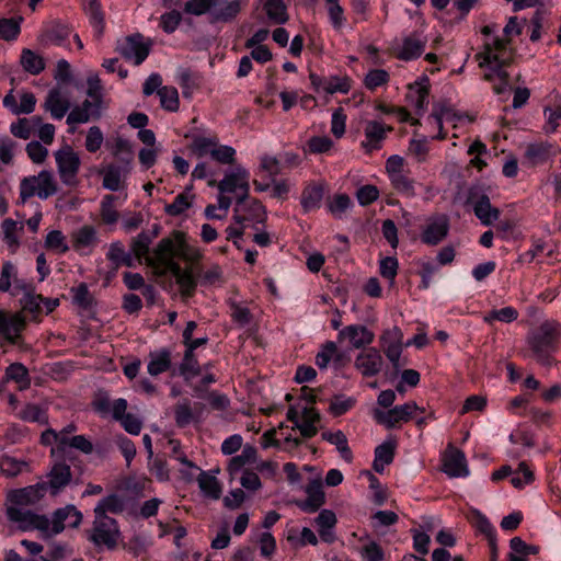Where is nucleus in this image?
<instances>
[{
    "mask_svg": "<svg viewBox=\"0 0 561 561\" xmlns=\"http://www.w3.org/2000/svg\"><path fill=\"white\" fill-rule=\"evenodd\" d=\"M256 457V450L252 446H245L242 449V453L236 457H233L229 462V470L238 471L242 467H244L247 463H251L255 460Z\"/></svg>",
    "mask_w": 561,
    "mask_h": 561,
    "instance_id": "obj_64",
    "label": "nucleus"
},
{
    "mask_svg": "<svg viewBox=\"0 0 561 561\" xmlns=\"http://www.w3.org/2000/svg\"><path fill=\"white\" fill-rule=\"evenodd\" d=\"M5 378L8 381H13L16 385V389L20 391L28 389L31 386L27 368L19 363L11 364L7 368Z\"/></svg>",
    "mask_w": 561,
    "mask_h": 561,
    "instance_id": "obj_44",
    "label": "nucleus"
},
{
    "mask_svg": "<svg viewBox=\"0 0 561 561\" xmlns=\"http://www.w3.org/2000/svg\"><path fill=\"white\" fill-rule=\"evenodd\" d=\"M119 529L116 520L110 516L95 517L89 539L98 547L113 549L119 538Z\"/></svg>",
    "mask_w": 561,
    "mask_h": 561,
    "instance_id": "obj_11",
    "label": "nucleus"
},
{
    "mask_svg": "<svg viewBox=\"0 0 561 561\" xmlns=\"http://www.w3.org/2000/svg\"><path fill=\"white\" fill-rule=\"evenodd\" d=\"M71 35L72 31L67 24L59 20H53L43 24L42 33L39 37H37V44L43 47H68L67 41Z\"/></svg>",
    "mask_w": 561,
    "mask_h": 561,
    "instance_id": "obj_13",
    "label": "nucleus"
},
{
    "mask_svg": "<svg viewBox=\"0 0 561 561\" xmlns=\"http://www.w3.org/2000/svg\"><path fill=\"white\" fill-rule=\"evenodd\" d=\"M178 256L191 265L197 264L204 256L203 250L188 242L183 232H176Z\"/></svg>",
    "mask_w": 561,
    "mask_h": 561,
    "instance_id": "obj_33",
    "label": "nucleus"
},
{
    "mask_svg": "<svg viewBox=\"0 0 561 561\" xmlns=\"http://www.w3.org/2000/svg\"><path fill=\"white\" fill-rule=\"evenodd\" d=\"M127 171L123 170L119 167L110 165L103 172V186L106 190L117 192L124 187V179L126 176Z\"/></svg>",
    "mask_w": 561,
    "mask_h": 561,
    "instance_id": "obj_47",
    "label": "nucleus"
},
{
    "mask_svg": "<svg viewBox=\"0 0 561 561\" xmlns=\"http://www.w3.org/2000/svg\"><path fill=\"white\" fill-rule=\"evenodd\" d=\"M503 49L504 43L499 38H494L492 42L484 41L482 50L476 56L479 66L484 69V78L489 81L500 80V84L494 85V92L497 94L507 89V75L503 69Z\"/></svg>",
    "mask_w": 561,
    "mask_h": 561,
    "instance_id": "obj_4",
    "label": "nucleus"
},
{
    "mask_svg": "<svg viewBox=\"0 0 561 561\" xmlns=\"http://www.w3.org/2000/svg\"><path fill=\"white\" fill-rule=\"evenodd\" d=\"M517 317V310L514 307L507 306L502 309L491 310L489 313L484 314L483 321L489 324L493 323L494 321L511 323L515 321Z\"/></svg>",
    "mask_w": 561,
    "mask_h": 561,
    "instance_id": "obj_57",
    "label": "nucleus"
},
{
    "mask_svg": "<svg viewBox=\"0 0 561 561\" xmlns=\"http://www.w3.org/2000/svg\"><path fill=\"white\" fill-rule=\"evenodd\" d=\"M0 394L4 396L11 410L16 413L18 417L26 422H35V407L26 404L24 409L18 411L19 400L12 393H4L3 387L0 386Z\"/></svg>",
    "mask_w": 561,
    "mask_h": 561,
    "instance_id": "obj_53",
    "label": "nucleus"
},
{
    "mask_svg": "<svg viewBox=\"0 0 561 561\" xmlns=\"http://www.w3.org/2000/svg\"><path fill=\"white\" fill-rule=\"evenodd\" d=\"M216 472L217 471H201L197 478L198 486L203 495L213 500H218L221 495V486L216 478Z\"/></svg>",
    "mask_w": 561,
    "mask_h": 561,
    "instance_id": "obj_39",
    "label": "nucleus"
},
{
    "mask_svg": "<svg viewBox=\"0 0 561 561\" xmlns=\"http://www.w3.org/2000/svg\"><path fill=\"white\" fill-rule=\"evenodd\" d=\"M44 247L56 253H65L69 250L66 237L60 230H50L45 237Z\"/></svg>",
    "mask_w": 561,
    "mask_h": 561,
    "instance_id": "obj_55",
    "label": "nucleus"
},
{
    "mask_svg": "<svg viewBox=\"0 0 561 561\" xmlns=\"http://www.w3.org/2000/svg\"><path fill=\"white\" fill-rule=\"evenodd\" d=\"M169 274L175 278L179 289L183 296H191L193 294L197 285V280L192 267L183 268L181 265H178L170 271Z\"/></svg>",
    "mask_w": 561,
    "mask_h": 561,
    "instance_id": "obj_36",
    "label": "nucleus"
},
{
    "mask_svg": "<svg viewBox=\"0 0 561 561\" xmlns=\"http://www.w3.org/2000/svg\"><path fill=\"white\" fill-rule=\"evenodd\" d=\"M375 334L367 327L362 324H351L342 330L337 334L340 342L348 341L353 348H362L374 342Z\"/></svg>",
    "mask_w": 561,
    "mask_h": 561,
    "instance_id": "obj_21",
    "label": "nucleus"
},
{
    "mask_svg": "<svg viewBox=\"0 0 561 561\" xmlns=\"http://www.w3.org/2000/svg\"><path fill=\"white\" fill-rule=\"evenodd\" d=\"M7 517L21 530L35 528V486L12 490L7 494Z\"/></svg>",
    "mask_w": 561,
    "mask_h": 561,
    "instance_id": "obj_2",
    "label": "nucleus"
},
{
    "mask_svg": "<svg viewBox=\"0 0 561 561\" xmlns=\"http://www.w3.org/2000/svg\"><path fill=\"white\" fill-rule=\"evenodd\" d=\"M55 160L61 181L67 185L76 182L80 168V157L69 145H64L55 152Z\"/></svg>",
    "mask_w": 561,
    "mask_h": 561,
    "instance_id": "obj_12",
    "label": "nucleus"
},
{
    "mask_svg": "<svg viewBox=\"0 0 561 561\" xmlns=\"http://www.w3.org/2000/svg\"><path fill=\"white\" fill-rule=\"evenodd\" d=\"M88 90L87 95L90 102H93L96 107H102V85L100 78L96 73H91L87 79Z\"/></svg>",
    "mask_w": 561,
    "mask_h": 561,
    "instance_id": "obj_62",
    "label": "nucleus"
},
{
    "mask_svg": "<svg viewBox=\"0 0 561 561\" xmlns=\"http://www.w3.org/2000/svg\"><path fill=\"white\" fill-rule=\"evenodd\" d=\"M27 467L26 462L10 456L0 458V472L5 477H15Z\"/></svg>",
    "mask_w": 561,
    "mask_h": 561,
    "instance_id": "obj_60",
    "label": "nucleus"
},
{
    "mask_svg": "<svg viewBox=\"0 0 561 561\" xmlns=\"http://www.w3.org/2000/svg\"><path fill=\"white\" fill-rule=\"evenodd\" d=\"M322 439L328 442L331 445H334L340 456L347 462H351L353 459V455L351 448L348 447V442L346 435L337 430V431H325L322 433Z\"/></svg>",
    "mask_w": 561,
    "mask_h": 561,
    "instance_id": "obj_41",
    "label": "nucleus"
},
{
    "mask_svg": "<svg viewBox=\"0 0 561 561\" xmlns=\"http://www.w3.org/2000/svg\"><path fill=\"white\" fill-rule=\"evenodd\" d=\"M115 197L112 195H105L101 202V217L105 225L114 226L118 221V213L114 206Z\"/></svg>",
    "mask_w": 561,
    "mask_h": 561,
    "instance_id": "obj_59",
    "label": "nucleus"
},
{
    "mask_svg": "<svg viewBox=\"0 0 561 561\" xmlns=\"http://www.w3.org/2000/svg\"><path fill=\"white\" fill-rule=\"evenodd\" d=\"M467 202L483 226H491L500 218V210L491 205L490 198L483 188L472 186L469 190Z\"/></svg>",
    "mask_w": 561,
    "mask_h": 561,
    "instance_id": "obj_10",
    "label": "nucleus"
},
{
    "mask_svg": "<svg viewBox=\"0 0 561 561\" xmlns=\"http://www.w3.org/2000/svg\"><path fill=\"white\" fill-rule=\"evenodd\" d=\"M538 548L527 545L522 538L514 537L510 540L508 561H528L531 554H536Z\"/></svg>",
    "mask_w": 561,
    "mask_h": 561,
    "instance_id": "obj_43",
    "label": "nucleus"
},
{
    "mask_svg": "<svg viewBox=\"0 0 561 561\" xmlns=\"http://www.w3.org/2000/svg\"><path fill=\"white\" fill-rule=\"evenodd\" d=\"M381 354L375 347L359 353L355 358V367L366 377L376 376L382 367Z\"/></svg>",
    "mask_w": 561,
    "mask_h": 561,
    "instance_id": "obj_27",
    "label": "nucleus"
},
{
    "mask_svg": "<svg viewBox=\"0 0 561 561\" xmlns=\"http://www.w3.org/2000/svg\"><path fill=\"white\" fill-rule=\"evenodd\" d=\"M529 346L540 363L548 364L554 348V336L549 330L541 328L540 332L529 339Z\"/></svg>",
    "mask_w": 561,
    "mask_h": 561,
    "instance_id": "obj_26",
    "label": "nucleus"
},
{
    "mask_svg": "<svg viewBox=\"0 0 561 561\" xmlns=\"http://www.w3.org/2000/svg\"><path fill=\"white\" fill-rule=\"evenodd\" d=\"M449 231V219L446 215H436L428 218L422 232V241L435 245L446 238Z\"/></svg>",
    "mask_w": 561,
    "mask_h": 561,
    "instance_id": "obj_22",
    "label": "nucleus"
},
{
    "mask_svg": "<svg viewBox=\"0 0 561 561\" xmlns=\"http://www.w3.org/2000/svg\"><path fill=\"white\" fill-rule=\"evenodd\" d=\"M13 279V290L12 295L18 296L23 294V297L20 299L22 311H35V296L33 293V287L31 284H26L22 279L16 278V271L14 265L7 261L2 264L1 274H0V291L8 293L11 289Z\"/></svg>",
    "mask_w": 561,
    "mask_h": 561,
    "instance_id": "obj_7",
    "label": "nucleus"
},
{
    "mask_svg": "<svg viewBox=\"0 0 561 561\" xmlns=\"http://www.w3.org/2000/svg\"><path fill=\"white\" fill-rule=\"evenodd\" d=\"M192 187H187L185 192L179 194L173 203L164 206V211L169 216H180L184 214L193 205L194 194L191 193Z\"/></svg>",
    "mask_w": 561,
    "mask_h": 561,
    "instance_id": "obj_46",
    "label": "nucleus"
},
{
    "mask_svg": "<svg viewBox=\"0 0 561 561\" xmlns=\"http://www.w3.org/2000/svg\"><path fill=\"white\" fill-rule=\"evenodd\" d=\"M57 192V182L49 171H42L37 174V197L47 198Z\"/></svg>",
    "mask_w": 561,
    "mask_h": 561,
    "instance_id": "obj_49",
    "label": "nucleus"
},
{
    "mask_svg": "<svg viewBox=\"0 0 561 561\" xmlns=\"http://www.w3.org/2000/svg\"><path fill=\"white\" fill-rule=\"evenodd\" d=\"M424 412L425 409L417 405L415 401H408L388 410L374 409L373 417L378 424L390 430L398 427L401 423L409 422L416 413Z\"/></svg>",
    "mask_w": 561,
    "mask_h": 561,
    "instance_id": "obj_8",
    "label": "nucleus"
},
{
    "mask_svg": "<svg viewBox=\"0 0 561 561\" xmlns=\"http://www.w3.org/2000/svg\"><path fill=\"white\" fill-rule=\"evenodd\" d=\"M430 80L421 76L408 87L407 101L419 115L423 114L428 105Z\"/></svg>",
    "mask_w": 561,
    "mask_h": 561,
    "instance_id": "obj_19",
    "label": "nucleus"
},
{
    "mask_svg": "<svg viewBox=\"0 0 561 561\" xmlns=\"http://www.w3.org/2000/svg\"><path fill=\"white\" fill-rule=\"evenodd\" d=\"M71 481L70 467L65 463H56L49 473L47 474L46 481L42 484L37 483V492L39 490H46L51 495L58 494L66 485Z\"/></svg>",
    "mask_w": 561,
    "mask_h": 561,
    "instance_id": "obj_17",
    "label": "nucleus"
},
{
    "mask_svg": "<svg viewBox=\"0 0 561 561\" xmlns=\"http://www.w3.org/2000/svg\"><path fill=\"white\" fill-rule=\"evenodd\" d=\"M171 367V354L168 350H158L149 353L147 365L148 374L158 376Z\"/></svg>",
    "mask_w": 561,
    "mask_h": 561,
    "instance_id": "obj_40",
    "label": "nucleus"
},
{
    "mask_svg": "<svg viewBox=\"0 0 561 561\" xmlns=\"http://www.w3.org/2000/svg\"><path fill=\"white\" fill-rule=\"evenodd\" d=\"M43 107L54 119H61L70 110V101L60 87H55L49 90Z\"/></svg>",
    "mask_w": 561,
    "mask_h": 561,
    "instance_id": "obj_24",
    "label": "nucleus"
},
{
    "mask_svg": "<svg viewBox=\"0 0 561 561\" xmlns=\"http://www.w3.org/2000/svg\"><path fill=\"white\" fill-rule=\"evenodd\" d=\"M123 501L116 494L103 497L95 506V517L107 516L106 513H119L123 511Z\"/></svg>",
    "mask_w": 561,
    "mask_h": 561,
    "instance_id": "obj_51",
    "label": "nucleus"
},
{
    "mask_svg": "<svg viewBox=\"0 0 561 561\" xmlns=\"http://www.w3.org/2000/svg\"><path fill=\"white\" fill-rule=\"evenodd\" d=\"M325 9L332 27L335 31L342 30L346 24V16L341 0H325Z\"/></svg>",
    "mask_w": 561,
    "mask_h": 561,
    "instance_id": "obj_48",
    "label": "nucleus"
},
{
    "mask_svg": "<svg viewBox=\"0 0 561 561\" xmlns=\"http://www.w3.org/2000/svg\"><path fill=\"white\" fill-rule=\"evenodd\" d=\"M185 137L191 139V149L196 157L209 158L224 165H236L237 150L230 145L221 144L217 136L188 133Z\"/></svg>",
    "mask_w": 561,
    "mask_h": 561,
    "instance_id": "obj_3",
    "label": "nucleus"
},
{
    "mask_svg": "<svg viewBox=\"0 0 561 561\" xmlns=\"http://www.w3.org/2000/svg\"><path fill=\"white\" fill-rule=\"evenodd\" d=\"M387 128L381 122L369 121L365 125L364 135L365 139L362 142L366 152H371L381 148L382 141L386 138Z\"/></svg>",
    "mask_w": 561,
    "mask_h": 561,
    "instance_id": "obj_29",
    "label": "nucleus"
},
{
    "mask_svg": "<svg viewBox=\"0 0 561 561\" xmlns=\"http://www.w3.org/2000/svg\"><path fill=\"white\" fill-rule=\"evenodd\" d=\"M101 110L85 100L81 105L75 106L67 116V123L69 125L84 124L90 121L92 116L99 117Z\"/></svg>",
    "mask_w": 561,
    "mask_h": 561,
    "instance_id": "obj_37",
    "label": "nucleus"
},
{
    "mask_svg": "<svg viewBox=\"0 0 561 561\" xmlns=\"http://www.w3.org/2000/svg\"><path fill=\"white\" fill-rule=\"evenodd\" d=\"M336 515L333 511L322 510L319 513V515L314 519V524L323 541L332 542L334 540V527L336 525Z\"/></svg>",
    "mask_w": 561,
    "mask_h": 561,
    "instance_id": "obj_34",
    "label": "nucleus"
},
{
    "mask_svg": "<svg viewBox=\"0 0 561 561\" xmlns=\"http://www.w3.org/2000/svg\"><path fill=\"white\" fill-rule=\"evenodd\" d=\"M240 0H210V19L213 22H227L240 12Z\"/></svg>",
    "mask_w": 561,
    "mask_h": 561,
    "instance_id": "obj_31",
    "label": "nucleus"
},
{
    "mask_svg": "<svg viewBox=\"0 0 561 561\" xmlns=\"http://www.w3.org/2000/svg\"><path fill=\"white\" fill-rule=\"evenodd\" d=\"M305 492L307 499L300 504V507L308 513H313L324 503L321 478L318 476L316 479H312L306 485Z\"/></svg>",
    "mask_w": 561,
    "mask_h": 561,
    "instance_id": "obj_32",
    "label": "nucleus"
},
{
    "mask_svg": "<svg viewBox=\"0 0 561 561\" xmlns=\"http://www.w3.org/2000/svg\"><path fill=\"white\" fill-rule=\"evenodd\" d=\"M82 522V513L72 504L56 510L50 517L37 515V530L45 536L61 533L66 527L77 528Z\"/></svg>",
    "mask_w": 561,
    "mask_h": 561,
    "instance_id": "obj_5",
    "label": "nucleus"
},
{
    "mask_svg": "<svg viewBox=\"0 0 561 561\" xmlns=\"http://www.w3.org/2000/svg\"><path fill=\"white\" fill-rule=\"evenodd\" d=\"M11 84L13 88L9 91V93L3 98V106L10 110L13 114H28L33 112L35 107V96L31 92H25L20 98V103H16V99L14 96V85L15 78H11Z\"/></svg>",
    "mask_w": 561,
    "mask_h": 561,
    "instance_id": "obj_30",
    "label": "nucleus"
},
{
    "mask_svg": "<svg viewBox=\"0 0 561 561\" xmlns=\"http://www.w3.org/2000/svg\"><path fill=\"white\" fill-rule=\"evenodd\" d=\"M389 81V73L385 69H371L364 78V85L368 90H375Z\"/></svg>",
    "mask_w": 561,
    "mask_h": 561,
    "instance_id": "obj_63",
    "label": "nucleus"
},
{
    "mask_svg": "<svg viewBox=\"0 0 561 561\" xmlns=\"http://www.w3.org/2000/svg\"><path fill=\"white\" fill-rule=\"evenodd\" d=\"M310 81L319 94H346L352 88V80L347 76H330L321 78L317 75L310 76Z\"/></svg>",
    "mask_w": 561,
    "mask_h": 561,
    "instance_id": "obj_16",
    "label": "nucleus"
},
{
    "mask_svg": "<svg viewBox=\"0 0 561 561\" xmlns=\"http://www.w3.org/2000/svg\"><path fill=\"white\" fill-rule=\"evenodd\" d=\"M161 106L169 112H176L180 106L179 92L174 87H161L158 90Z\"/></svg>",
    "mask_w": 561,
    "mask_h": 561,
    "instance_id": "obj_54",
    "label": "nucleus"
},
{
    "mask_svg": "<svg viewBox=\"0 0 561 561\" xmlns=\"http://www.w3.org/2000/svg\"><path fill=\"white\" fill-rule=\"evenodd\" d=\"M264 11L273 24H285L289 19L287 7L283 0H267L264 3Z\"/></svg>",
    "mask_w": 561,
    "mask_h": 561,
    "instance_id": "obj_45",
    "label": "nucleus"
},
{
    "mask_svg": "<svg viewBox=\"0 0 561 561\" xmlns=\"http://www.w3.org/2000/svg\"><path fill=\"white\" fill-rule=\"evenodd\" d=\"M323 198V188L321 186H309L301 195V206L305 211H310L320 207Z\"/></svg>",
    "mask_w": 561,
    "mask_h": 561,
    "instance_id": "obj_50",
    "label": "nucleus"
},
{
    "mask_svg": "<svg viewBox=\"0 0 561 561\" xmlns=\"http://www.w3.org/2000/svg\"><path fill=\"white\" fill-rule=\"evenodd\" d=\"M82 7L89 18V22L96 37H101L104 32V14L99 0H83Z\"/></svg>",
    "mask_w": 561,
    "mask_h": 561,
    "instance_id": "obj_35",
    "label": "nucleus"
},
{
    "mask_svg": "<svg viewBox=\"0 0 561 561\" xmlns=\"http://www.w3.org/2000/svg\"><path fill=\"white\" fill-rule=\"evenodd\" d=\"M1 228L3 232V240L9 248L15 250L19 245V231L23 229V225L8 218L3 220Z\"/></svg>",
    "mask_w": 561,
    "mask_h": 561,
    "instance_id": "obj_52",
    "label": "nucleus"
},
{
    "mask_svg": "<svg viewBox=\"0 0 561 561\" xmlns=\"http://www.w3.org/2000/svg\"><path fill=\"white\" fill-rule=\"evenodd\" d=\"M25 328V318L22 312H8L0 310V334L8 341L14 342Z\"/></svg>",
    "mask_w": 561,
    "mask_h": 561,
    "instance_id": "obj_23",
    "label": "nucleus"
},
{
    "mask_svg": "<svg viewBox=\"0 0 561 561\" xmlns=\"http://www.w3.org/2000/svg\"><path fill=\"white\" fill-rule=\"evenodd\" d=\"M286 539L294 548H300L306 545L316 546L318 543L316 534L308 527L301 529L296 527L288 528L286 530Z\"/></svg>",
    "mask_w": 561,
    "mask_h": 561,
    "instance_id": "obj_42",
    "label": "nucleus"
},
{
    "mask_svg": "<svg viewBox=\"0 0 561 561\" xmlns=\"http://www.w3.org/2000/svg\"><path fill=\"white\" fill-rule=\"evenodd\" d=\"M425 48V42L415 36H405L402 39H396L392 49L396 56L404 61L419 58Z\"/></svg>",
    "mask_w": 561,
    "mask_h": 561,
    "instance_id": "obj_25",
    "label": "nucleus"
},
{
    "mask_svg": "<svg viewBox=\"0 0 561 561\" xmlns=\"http://www.w3.org/2000/svg\"><path fill=\"white\" fill-rule=\"evenodd\" d=\"M380 345L389 362L394 367L399 366L402 351L405 347L401 329L398 327L386 329L380 335Z\"/></svg>",
    "mask_w": 561,
    "mask_h": 561,
    "instance_id": "obj_14",
    "label": "nucleus"
},
{
    "mask_svg": "<svg viewBox=\"0 0 561 561\" xmlns=\"http://www.w3.org/2000/svg\"><path fill=\"white\" fill-rule=\"evenodd\" d=\"M98 241V231L92 226H82L72 233V247L81 254H90Z\"/></svg>",
    "mask_w": 561,
    "mask_h": 561,
    "instance_id": "obj_28",
    "label": "nucleus"
},
{
    "mask_svg": "<svg viewBox=\"0 0 561 561\" xmlns=\"http://www.w3.org/2000/svg\"><path fill=\"white\" fill-rule=\"evenodd\" d=\"M512 474L511 483L516 489H523L535 480L534 471L524 461L519 462L518 468Z\"/></svg>",
    "mask_w": 561,
    "mask_h": 561,
    "instance_id": "obj_58",
    "label": "nucleus"
},
{
    "mask_svg": "<svg viewBox=\"0 0 561 561\" xmlns=\"http://www.w3.org/2000/svg\"><path fill=\"white\" fill-rule=\"evenodd\" d=\"M119 54L134 65H140L149 55V46L144 43L140 35H133L125 38L118 45Z\"/></svg>",
    "mask_w": 561,
    "mask_h": 561,
    "instance_id": "obj_18",
    "label": "nucleus"
},
{
    "mask_svg": "<svg viewBox=\"0 0 561 561\" xmlns=\"http://www.w3.org/2000/svg\"><path fill=\"white\" fill-rule=\"evenodd\" d=\"M442 470L449 478H467L470 474L465 454L453 446L443 454Z\"/></svg>",
    "mask_w": 561,
    "mask_h": 561,
    "instance_id": "obj_15",
    "label": "nucleus"
},
{
    "mask_svg": "<svg viewBox=\"0 0 561 561\" xmlns=\"http://www.w3.org/2000/svg\"><path fill=\"white\" fill-rule=\"evenodd\" d=\"M396 443L392 439L385 440L376 447L373 468L376 472L382 473L386 466L390 465L394 458Z\"/></svg>",
    "mask_w": 561,
    "mask_h": 561,
    "instance_id": "obj_38",
    "label": "nucleus"
},
{
    "mask_svg": "<svg viewBox=\"0 0 561 561\" xmlns=\"http://www.w3.org/2000/svg\"><path fill=\"white\" fill-rule=\"evenodd\" d=\"M470 122L467 115L457 114L450 106L439 104L434 107L433 113L428 116L427 122L437 128V134L432 135V139H444L443 124L445 122Z\"/></svg>",
    "mask_w": 561,
    "mask_h": 561,
    "instance_id": "obj_20",
    "label": "nucleus"
},
{
    "mask_svg": "<svg viewBox=\"0 0 561 561\" xmlns=\"http://www.w3.org/2000/svg\"><path fill=\"white\" fill-rule=\"evenodd\" d=\"M222 283V270L218 264H211L199 273L202 286H218Z\"/></svg>",
    "mask_w": 561,
    "mask_h": 561,
    "instance_id": "obj_61",
    "label": "nucleus"
},
{
    "mask_svg": "<svg viewBox=\"0 0 561 561\" xmlns=\"http://www.w3.org/2000/svg\"><path fill=\"white\" fill-rule=\"evenodd\" d=\"M175 256H178L176 232L172 238L161 239L147 256L146 263L153 270L156 275L164 276L175 266L180 265L175 261Z\"/></svg>",
    "mask_w": 561,
    "mask_h": 561,
    "instance_id": "obj_6",
    "label": "nucleus"
},
{
    "mask_svg": "<svg viewBox=\"0 0 561 561\" xmlns=\"http://www.w3.org/2000/svg\"><path fill=\"white\" fill-rule=\"evenodd\" d=\"M22 18L0 19V38L7 42L14 41L21 31Z\"/></svg>",
    "mask_w": 561,
    "mask_h": 561,
    "instance_id": "obj_56",
    "label": "nucleus"
},
{
    "mask_svg": "<svg viewBox=\"0 0 561 561\" xmlns=\"http://www.w3.org/2000/svg\"><path fill=\"white\" fill-rule=\"evenodd\" d=\"M287 417L294 422L304 437L309 438L317 434L320 415L312 404L297 402L290 405Z\"/></svg>",
    "mask_w": 561,
    "mask_h": 561,
    "instance_id": "obj_9",
    "label": "nucleus"
},
{
    "mask_svg": "<svg viewBox=\"0 0 561 561\" xmlns=\"http://www.w3.org/2000/svg\"><path fill=\"white\" fill-rule=\"evenodd\" d=\"M219 208L227 213L233 201L243 203L250 192V172L241 164H236L225 171L222 179L217 184Z\"/></svg>",
    "mask_w": 561,
    "mask_h": 561,
    "instance_id": "obj_1",
    "label": "nucleus"
}]
</instances>
